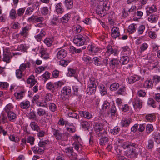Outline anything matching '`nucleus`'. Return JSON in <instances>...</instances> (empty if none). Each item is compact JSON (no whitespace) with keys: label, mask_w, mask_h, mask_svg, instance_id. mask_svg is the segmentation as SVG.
I'll use <instances>...</instances> for the list:
<instances>
[{"label":"nucleus","mask_w":160,"mask_h":160,"mask_svg":"<svg viewBox=\"0 0 160 160\" xmlns=\"http://www.w3.org/2000/svg\"><path fill=\"white\" fill-rule=\"evenodd\" d=\"M52 133L54 137L58 141H67L68 138V132L62 133L60 130L52 128Z\"/></svg>","instance_id":"nucleus-1"},{"label":"nucleus","mask_w":160,"mask_h":160,"mask_svg":"<svg viewBox=\"0 0 160 160\" xmlns=\"http://www.w3.org/2000/svg\"><path fill=\"white\" fill-rule=\"evenodd\" d=\"M88 39L89 38L87 36L84 37L81 34H78L74 36L73 42L77 46H81L87 43Z\"/></svg>","instance_id":"nucleus-2"},{"label":"nucleus","mask_w":160,"mask_h":160,"mask_svg":"<svg viewBox=\"0 0 160 160\" xmlns=\"http://www.w3.org/2000/svg\"><path fill=\"white\" fill-rule=\"evenodd\" d=\"M17 89V91L14 93L15 98L17 100L22 99L25 95V90L21 87L18 88Z\"/></svg>","instance_id":"nucleus-3"},{"label":"nucleus","mask_w":160,"mask_h":160,"mask_svg":"<svg viewBox=\"0 0 160 160\" xmlns=\"http://www.w3.org/2000/svg\"><path fill=\"white\" fill-rule=\"evenodd\" d=\"M94 128V130L98 136H101L103 134L104 131H106L103 128L102 124L99 122H95Z\"/></svg>","instance_id":"nucleus-4"},{"label":"nucleus","mask_w":160,"mask_h":160,"mask_svg":"<svg viewBox=\"0 0 160 160\" xmlns=\"http://www.w3.org/2000/svg\"><path fill=\"white\" fill-rule=\"evenodd\" d=\"M71 93V89L70 87L68 86L64 87L61 91V96L64 97L62 99L65 100L66 98L68 97Z\"/></svg>","instance_id":"nucleus-5"},{"label":"nucleus","mask_w":160,"mask_h":160,"mask_svg":"<svg viewBox=\"0 0 160 160\" xmlns=\"http://www.w3.org/2000/svg\"><path fill=\"white\" fill-rule=\"evenodd\" d=\"M88 52L91 54H94L99 52L100 49L95 44H90L88 45Z\"/></svg>","instance_id":"nucleus-6"},{"label":"nucleus","mask_w":160,"mask_h":160,"mask_svg":"<svg viewBox=\"0 0 160 160\" xmlns=\"http://www.w3.org/2000/svg\"><path fill=\"white\" fill-rule=\"evenodd\" d=\"M67 76L70 77H74L77 79L78 78V71L74 68H68V69Z\"/></svg>","instance_id":"nucleus-7"},{"label":"nucleus","mask_w":160,"mask_h":160,"mask_svg":"<svg viewBox=\"0 0 160 160\" xmlns=\"http://www.w3.org/2000/svg\"><path fill=\"white\" fill-rule=\"evenodd\" d=\"M137 145L134 143H132L131 145V158H136L138 155L137 151L138 149L137 148Z\"/></svg>","instance_id":"nucleus-8"},{"label":"nucleus","mask_w":160,"mask_h":160,"mask_svg":"<svg viewBox=\"0 0 160 160\" xmlns=\"http://www.w3.org/2000/svg\"><path fill=\"white\" fill-rule=\"evenodd\" d=\"M107 136L106 131H104L103 134H102L101 136H98L101 138L99 140V144L100 145L103 146L107 143L108 138Z\"/></svg>","instance_id":"nucleus-9"},{"label":"nucleus","mask_w":160,"mask_h":160,"mask_svg":"<svg viewBox=\"0 0 160 160\" xmlns=\"http://www.w3.org/2000/svg\"><path fill=\"white\" fill-rule=\"evenodd\" d=\"M30 28L29 25H27L23 27L20 32V34L23 37H27L29 34V31L30 29Z\"/></svg>","instance_id":"nucleus-10"},{"label":"nucleus","mask_w":160,"mask_h":160,"mask_svg":"<svg viewBox=\"0 0 160 160\" xmlns=\"http://www.w3.org/2000/svg\"><path fill=\"white\" fill-rule=\"evenodd\" d=\"M111 34L112 38H116L120 35L119 28L117 27H113L111 30Z\"/></svg>","instance_id":"nucleus-11"},{"label":"nucleus","mask_w":160,"mask_h":160,"mask_svg":"<svg viewBox=\"0 0 160 160\" xmlns=\"http://www.w3.org/2000/svg\"><path fill=\"white\" fill-rule=\"evenodd\" d=\"M106 51L105 52V55L106 57L110 56L111 54L114 53V55L116 56L117 54V52L114 51L112 46L110 45H108L106 48Z\"/></svg>","instance_id":"nucleus-12"},{"label":"nucleus","mask_w":160,"mask_h":160,"mask_svg":"<svg viewBox=\"0 0 160 160\" xmlns=\"http://www.w3.org/2000/svg\"><path fill=\"white\" fill-rule=\"evenodd\" d=\"M132 104L134 109H135L138 108L140 109L142 108V102L139 98L136 97L132 102Z\"/></svg>","instance_id":"nucleus-13"},{"label":"nucleus","mask_w":160,"mask_h":160,"mask_svg":"<svg viewBox=\"0 0 160 160\" xmlns=\"http://www.w3.org/2000/svg\"><path fill=\"white\" fill-rule=\"evenodd\" d=\"M27 83L30 85L31 87L34 85L37 82L36 79H35V76L33 75H31L29 76L26 80Z\"/></svg>","instance_id":"nucleus-14"},{"label":"nucleus","mask_w":160,"mask_h":160,"mask_svg":"<svg viewBox=\"0 0 160 160\" xmlns=\"http://www.w3.org/2000/svg\"><path fill=\"white\" fill-rule=\"evenodd\" d=\"M12 56L10 52L4 51L3 54V61L7 63H8L10 62V59Z\"/></svg>","instance_id":"nucleus-15"},{"label":"nucleus","mask_w":160,"mask_h":160,"mask_svg":"<svg viewBox=\"0 0 160 160\" xmlns=\"http://www.w3.org/2000/svg\"><path fill=\"white\" fill-rule=\"evenodd\" d=\"M7 114L8 119L9 121L12 122H15L17 118V115L14 112H10Z\"/></svg>","instance_id":"nucleus-16"},{"label":"nucleus","mask_w":160,"mask_h":160,"mask_svg":"<svg viewBox=\"0 0 160 160\" xmlns=\"http://www.w3.org/2000/svg\"><path fill=\"white\" fill-rule=\"evenodd\" d=\"M31 66V64L30 61L26 60H25L24 63L20 65L19 68L23 72L27 68H29Z\"/></svg>","instance_id":"nucleus-17"},{"label":"nucleus","mask_w":160,"mask_h":160,"mask_svg":"<svg viewBox=\"0 0 160 160\" xmlns=\"http://www.w3.org/2000/svg\"><path fill=\"white\" fill-rule=\"evenodd\" d=\"M119 62L118 59L113 58L109 63L110 67L113 69H114L118 67L119 64Z\"/></svg>","instance_id":"nucleus-18"},{"label":"nucleus","mask_w":160,"mask_h":160,"mask_svg":"<svg viewBox=\"0 0 160 160\" xmlns=\"http://www.w3.org/2000/svg\"><path fill=\"white\" fill-rule=\"evenodd\" d=\"M67 55L66 51L64 49H61L58 51L57 56L59 59H62Z\"/></svg>","instance_id":"nucleus-19"},{"label":"nucleus","mask_w":160,"mask_h":160,"mask_svg":"<svg viewBox=\"0 0 160 160\" xmlns=\"http://www.w3.org/2000/svg\"><path fill=\"white\" fill-rule=\"evenodd\" d=\"M30 106V102L28 100H25L21 102L20 104V107L23 109H27Z\"/></svg>","instance_id":"nucleus-20"},{"label":"nucleus","mask_w":160,"mask_h":160,"mask_svg":"<svg viewBox=\"0 0 160 160\" xmlns=\"http://www.w3.org/2000/svg\"><path fill=\"white\" fill-rule=\"evenodd\" d=\"M157 9V7L154 5H152L151 7H147L146 8L147 14L149 15L150 13L156 12Z\"/></svg>","instance_id":"nucleus-21"},{"label":"nucleus","mask_w":160,"mask_h":160,"mask_svg":"<svg viewBox=\"0 0 160 160\" xmlns=\"http://www.w3.org/2000/svg\"><path fill=\"white\" fill-rule=\"evenodd\" d=\"M152 135L155 142L158 144H160V133L154 132Z\"/></svg>","instance_id":"nucleus-22"},{"label":"nucleus","mask_w":160,"mask_h":160,"mask_svg":"<svg viewBox=\"0 0 160 160\" xmlns=\"http://www.w3.org/2000/svg\"><path fill=\"white\" fill-rule=\"evenodd\" d=\"M93 86L88 85V88L87 90V92L89 95H92L94 94L96 92V87Z\"/></svg>","instance_id":"nucleus-23"},{"label":"nucleus","mask_w":160,"mask_h":160,"mask_svg":"<svg viewBox=\"0 0 160 160\" xmlns=\"http://www.w3.org/2000/svg\"><path fill=\"white\" fill-rule=\"evenodd\" d=\"M79 114L82 117L88 119H91L92 117V115L88 112L81 111L79 112Z\"/></svg>","instance_id":"nucleus-24"},{"label":"nucleus","mask_w":160,"mask_h":160,"mask_svg":"<svg viewBox=\"0 0 160 160\" xmlns=\"http://www.w3.org/2000/svg\"><path fill=\"white\" fill-rule=\"evenodd\" d=\"M40 54L41 57L45 60H47L50 58L49 53L45 49L42 50L40 52Z\"/></svg>","instance_id":"nucleus-25"},{"label":"nucleus","mask_w":160,"mask_h":160,"mask_svg":"<svg viewBox=\"0 0 160 160\" xmlns=\"http://www.w3.org/2000/svg\"><path fill=\"white\" fill-rule=\"evenodd\" d=\"M55 86L54 83H53L51 82H48L46 86V88L48 90L52 92H54L55 90Z\"/></svg>","instance_id":"nucleus-26"},{"label":"nucleus","mask_w":160,"mask_h":160,"mask_svg":"<svg viewBox=\"0 0 160 160\" xmlns=\"http://www.w3.org/2000/svg\"><path fill=\"white\" fill-rule=\"evenodd\" d=\"M66 128L67 130L71 133H73L76 131L75 128L72 123L69 122L68 125H66Z\"/></svg>","instance_id":"nucleus-27"},{"label":"nucleus","mask_w":160,"mask_h":160,"mask_svg":"<svg viewBox=\"0 0 160 160\" xmlns=\"http://www.w3.org/2000/svg\"><path fill=\"white\" fill-rule=\"evenodd\" d=\"M41 12L42 15L46 16L50 13V8L49 9L47 7H44L41 8Z\"/></svg>","instance_id":"nucleus-28"},{"label":"nucleus","mask_w":160,"mask_h":160,"mask_svg":"<svg viewBox=\"0 0 160 160\" xmlns=\"http://www.w3.org/2000/svg\"><path fill=\"white\" fill-rule=\"evenodd\" d=\"M92 62L97 66L102 65V59L101 57H95L92 59Z\"/></svg>","instance_id":"nucleus-29"},{"label":"nucleus","mask_w":160,"mask_h":160,"mask_svg":"<svg viewBox=\"0 0 160 160\" xmlns=\"http://www.w3.org/2000/svg\"><path fill=\"white\" fill-rule=\"evenodd\" d=\"M153 83L151 80H148L144 82L143 83V87L145 88H152Z\"/></svg>","instance_id":"nucleus-30"},{"label":"nucleus","mask_w":160,"mask_h":160,"mask_svg":"<svg viewBox=\"0 0 160 160\" xmlns=\"http://www.w3.org/2000/svg\"><path fill=\"white\" fill-rule=\"evenodd\" d=\"M88 85L97 87L98 85V83L96 79L93 77H91L89 78Z\"/></svg>","instance_id":"nucleus-31"},{"label":"nucleus","mask_w":160,"mask_h":160,"mask_svg":"<svg viewBox=\"0 0 160 160\" xmlns=\"http://www.w3.org/2000/svg\"><path fill=\"white\" fill-rule=\"evenodd\" d=\"M13 106L12 104L9 103L4 108V110L8 114L10 112H13Z\"/></svg>","instance_id":"nucleus-32"},{"label":"nucleus","mask_w":160,"mask_h":160,"mask_svg":"<svg viewBox=\"0 0 160 160\" xmlns=\"http://www.w3.org/2000/svg\"><path fill=\"white\" fill-rule=\"evenodd\" d=\"M45 32L44 30H42L39 33L35 36V38L38 41L40 42L42 38L45 36Z\"/></svg>","instance_id":"nucleus-33"},{"label":"nucleus","mask_w":160,"mask_h":160,"mask_svg":"<svg viewBox=\"0 0 160 160\" xmlns=\"http://www.w3.org/2000/svg\"><path fill=\"white\" fill-rule=\"evenodd\" d=\"M44 21V18L42 16H36V23H39L38 24V27H41V25H43L42 23Z\"/></svg>","instance_id":"nucleus-34"},{"label":"nucleus","mask_w":160,"mask_h":160,"mask_svg":"<svg viewBox=\"0 0 160 160\" xmlns=\"http://www.w3.org/2000/svg\"><path fill=\"white\" fill-rule=\"evenodd\" d=\"M32 150L35 154H42L44 152L43 149L38 147L35 146L32 148Z\"/></svg>","instance_id":"nucleus-35"},{"label":"nucleus","mask_w":160,"mask_h":160,"mask_svg":"<svg viewBox=\"0 0 160 160\" xmlns=\"http://www.w3.org/2000/svg\"><path fill=\"white\" fill-rule=\"evenodd\" d=\"M82 60L87 63H91L92 58L87 54H84L82 58Z\"/></svg>","instance_id":"nucleus-36"},{"label":"nucleus","mask_w":160,"mask_h":160,"mask_svg":"<svg viewBox=\"0 0 160 160\" xmlns=\"http://www.w3.org/2000/svg\"><path fill=\"white\" fill-rule=\"evenodd\" d=\"M99 90L102 96L106 94L107 93V89L103 84L100 85L99 86Z\"/></svg>","instance_id":"nucleus-37"},{"label":"nucleus","mask_w":160,"mask_h":160,"mask_svg":"<svg viewBox=\"0 0 160 160\" xmlns=\"http://www.w3.org/2000/svg\"><path fill=\"white\" fill-rule=\"evenodd\" d=\"M146 118L148 121L152 122L155 120L156 117L153 114H149L146 115Z\"/></svg>","instance_id":"nucleus-38"},{"label":"nucleus","mask_w":160,"mask_h":160,"mask_svg":"<svg viewBox=\"0 0 160 160\" xmlns=\"http://www.w3.org/2000/svg\"><path fill=\"white\" fill-rule=\"evenodd\" d=\"M129 61V57L127 56H123L120 59V62L122 64H125L128 63Z\"/></svg>","instance_id":"nucleus-39"},{"label":"nucleus","mask_w":160,"mask_h":160,"mask_svg":"<svg viewBox=\"0 0 160 160\" xmlns=\"http://www.w3.org/2000/svg\"><path fill=\"white\" fill-rule=\"evenodd\" d=\"M65 5L68 9L71 8L73 7V1L72 0H65Z\"/></svg>","instance_id":"nucleus-40"},{"label":"nucleus","mask_w":160,"mask_h":160,"mask_svg":"<svg viewBox=\"0 0 160 160\" xmlns=\"http://www.w3.org/2000/svg\"><path fill=\"white\" fill-rule=\"evenodd\" d=\"M53 41V38H46L44 41V43L48 46L50 47L51 46Z\"/></svg>","instance_id":"nucleus-41"},{"label":"nucleus","mask_w":160,"mask_h":160,"mask_svg":"<svg viewBox=\"0 0 160 160\" xmlns=\"http://www.w3.org/2000/svg\"><path fill=\"white\" fill-rule=\"evenodd\" d=\"M158 16L157 15H151L148 18V20L152 22H155L158 21Z\"/></svg>","instance_id":"nucleus-42"},{"label":"nucleus","mask_w":160,"mask_h":160,"mask_svg":"<svg viewBox=\"0 0 160 160\" xmlns=\"http://www.w3.org/2000/svg\"><path fill=\"white\" fill-rule=\"evenodd\" d=\"M37 111L38 115L40 117L43 116L46 114V111L42 108L38 109Z\"/></svg>","instance_id":"nucleus-43"},{"label":"nucleus","mask_w":160,"mask_h":160,"mask_svg":"<svg viewBox=\"0 0 160 160\" xmlns=\"http://www.w3.org/2000/svg\"><path fill=\"white\" fill-rule=\"evenodd\" d=\"M119 84L118 83L114 82L111 85L110 88L112 91H115L119 88Z\"/></svg>","instance_id":"nucleus-44"},{"label":"nucleus","mask_w":160,"mask_h":160,"mask_svg":"<svg viewBox=\"0 0 160 160\" xmlns=\"http://www.w3.org/2000/svg\"><path fill=\"white\" fill-rule=\"evenodd\" d=\"M62 3H58L56 6V10L58 13L62 14L63 12V9L62 7Z\"/></svg>","instance_id":"nucleus-45"},{"label":"nucleus","mask_w":160,"mask_h":160,"mask_svg":"<svg viewBox=\"0 0 160 160\" xmlns=\"http://www.w3.org/2000/svg\"><path fill=\"white\" fill-rule=\"evenodd\" d=\"M125 87L123 86L119 89L118 91L116 92V94L117 95H123L125 93Z\"/></svg>","instance_id":"nucleus-46"},{"label":"nucleus","mask_w":160,"mask_h":160,"mask_svg":"<svg viewBox=\"0 0 160 160\" xmlns=\"http://www.w3.org/2000/svg\"><path fill=\"white\" fill-rule=\"evenodd\" d=\"M70 17V15L69 14H66L61 18V21L62 23H66L69 20Z\"/></svg>","instance_id":"nucleus-47"},{"label":"nucleus","mask_w":160,"mask_h":160,"mask_svg":"<svg viewBox=\"0 0 160 160\" xmlns=\"http://www.w3.org/2000/svg\"><path fill=\"white\" fill-rule=\"evenodd\" d=\"M23 71L19 68L16 70V75L17 78L18 79L22 78L23 75Z\"/></svg>","instance_id":"nucleus-48"},{"label":"nucleus","mask_w":160,"mask_h":160,"mask_svg":"<svg viewBox=\"0 0 160 160\" xmlns=\"http://www.w3.org/2000/svg\"><path fill=\"white\" fill-rule=\"evenodd\" d=\"M103 6L104 9L105 11L108 10L110 7V4L109 2L107 0L104 1L103 2Z\"/></svg>","instance_id":"nucleus-49"},{"label":"nucleus","mask_w":160,"mask_h":160,"mask_svg":"<svg viewBox=\"0 0 160 160\" xmlns=\"http://www.w3.org/2000/svg\"><path fill=\"white\" fill-rule=\"evenodd\" d=\"M30 126L34 130L38 131L39 129V128L37 124L34 122H32L30 123Z\"/></svg>","instance_id":"nucleus-50"},{"label":"nucleus","mask_w":160,"mask_h":160,"mask_svg":"<svg viewBox=\"0 0 160 160\" xmlns=\"http://www.w3.org/2000/svg\"><path fill=\"white\" fill-rule=\"evenodd\" d=\"M10 140L15 142H18L20 140L19 138L18 137H15L14 135H11L9 137Z\"/></svg>","instance_id":"nucleus-51"},{"label":"nucleus","mask_w":160,"mask_h":160,"mask_svg":"<svg viewBox=\"0 0 160 160\" xmlns=\"http://www.w3.org/2000/svg\"><path fill=\"white\" fill-rule=\"evenodd\" d=\"M10 16L12 19H15L17 17V13L15 9H12L10 11Z\"/></svg>","instance_id":"nucleus-52"},{"label":"nucleus","mask_w":160,"mask_h":160,"mask_svg":"<svg viewBox=\"0 0 160 160\" xmlns=\"http://www.w3.org/2000/svg\"><path fill=\"white\" fill-rule=\"evenodd\" d=\"M49 143V141L48 140H46L43 141H40L38 143V145L40 147H42L44 149V148L46 145Z\"/></svg>","instance_id":"nucleus-53"},{"label":"nucleus","mask_w":160,"mask_h":160,"mask_svg":"<svg viewBox=\"0 0 160 160\" xmlns=\"http://www.w3.org/2000/svg\"><path fill=\"white\" fill-rule=\"evenodd\" d=\"M73 30L76 33H79L81 31L82 28L80 25H76L74 26Z\"/></svg>","instance_id":"nucleus-54"},{"label":"nucleus","mask_w":160,"mask_h":160,"mask_svg":"<svg viewBox=\"0 0 160 160\" xmlns=\"http://www.w3.org/2000/svg\"><path fill=\"white\" fill-rule=\"evenodd\" d=\"M153 126L151 124H148L146 127V130L147 133L150 134L153 130Z\"/></svg>","instance_id":"nucleus-55"},{"label":"nucleus","mask_w":160,"mask_h":160,"mask_svg":"<svg viewBox=\"0 0 160 160\" xmlns=\"http://www.w3.org/2000/svg\"><path fill=\"white\" fill-rule=\"evenodd\" d=\"M110 106L109 103L107 101H105L102 107L103 110H106L109 109Z\"/></svg>","instance_id":"nucleus-56"},{"label":"nucleus","mask_w":160,"mask_h":160,"mask_svg":"<svg viewBox=\"0 0 160 160\" xmlns=\"http://www.w3.org/2000/svg\"><path fill=\"white\" fill-rule=\"evenodd\" d=\"M120 130V128L118 126L115 127L113 129H111L110 132L113 135L117 134Z\"/></svg>","instance_id":"nucleus-57"},{"label":"nucleus","mask_w":160,"mask_h":160,"mask_svg":"<svg viewBox=\"0 0 160 160\" xmlns=\"http://www.w3.org/2000/svg\"><path fill=\"white\" fill-rule=\"evenodd\" d=\"M130 123V121L128 119H125L121 122V125L123 127L128 126Z\"/></svg>","instance_id":"nucleus-58"},{"label":"nucleus","mask_w":160,"mask_h":160,"mask_svg":"<svg viewBox=\"0 0 160 160\" xmlns=\"http://www.w3.org/2000/svg\"><path fill=\"white\" fill-rule=\"evenodd\" d=\"M68 121H64L63 118H61L58 122V124L61 126H63L65 124L66 127V125H68Z\"/></svg>","instance_id":"nucleus-59"},{"label":"nucleus","mask_w":160,"mask_h":160,"mask_svg":"<svg viewBox=\"0 0 160 160\" xmlns=\"http://www.w3.org/2000/svg\"><path fill=\"white\" fill-rule=\"evenodd\" d=\"M68 115L69 117L76 119H78L79 117L78 114L73 111H72L71 112H69L68 113Z\"/></svg>","instance_id":"nucleus-60"},{"label":"nucleus","mask_w":160,"mask_h":160,"mask_svg":"<svg viewBox=\"0 0 160 160\" xmlns=\"http://www.w3.org/2000/svg\"><path fill=\"white\" fill-rule=\"evenodd\" d=\"M148 103L152 107L155 108L156 106L154 100L152 98H149L148 101Z\"/></svg>","instance_id":"nucleus-61"},{"label":"nucleus","mask_w":160,"mask_h":160,"mask_svg":"<svg viewBox=\"0 0 160 160\" xmlns=\"http://www.w3.org/2000/svg\"><path fill=\"white\" fill-rule=\"evenodd\" d=\"M25 8H22L18 9L17 14L18 16L21 17L22 16L25 12Z\"/></svg>","instance_id":"nucleus-62"},{"label":"nucleus","mask_w":160,"mask_h":160,"mask_svg":"<svg viewBox=\"0 0 160 160\" xmlns=\"http://www.w3.org/2000/svg\"><path fill=\"white\" fill-rule=\"evenodd\" d=\"M50 73L48 71L46 72L44 74L42 75L43 78L45 82L49 78Z\"/></svg>","instance_id":"nucleus-63"},{"label":"nucleus","mask_w":160,"mask_h":160,"mask_svg":"<svg viewBox=\"0 0 160 160\" xmlns=\"http://www.w3.org/2000/svg\"><path fill=\"white\" fill-rule=\"evenodd\" d=\"M46 68L45 67H43L42 66H41L35 69V72L38 73H40L44 71Z\"/></svg>","instance_id":"nucleus-64"}]
</instances>
